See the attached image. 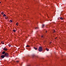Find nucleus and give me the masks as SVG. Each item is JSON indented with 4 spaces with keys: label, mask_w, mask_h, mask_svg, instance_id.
<instances>
[{
    "label": "nucleus",
    "mask_w": 66,
    "mask_h": 66,
    "mask_svg": "<svg viewBox=\"0 0 66 66\" xmlns=\"http://www.w3.org/2000/svg\"><path fill=\"white\" fill-rule=\"evenodd\" d=\"M38 50L39 52L42 51H43V48H42V47H39L38 49Z\"/></svg>",
    "instance_id": "obj_1"
},
{
    "label": "nucleus",
    "mask_w": 66,
    "mask_h": 66,
    "mask_svg": "<svg viewBox=\"0 0 66 66\" xmlns=\"http://www.w3.org/2000/svg\"><path fill=\"white\" fill-rule=\"evenodd\" d=\"M8 54L7 53H6L4 54V56H8Z\"/></svg>",
    "instance_id": "obj_2"
},
{
    "label": "nucleus",
    "mask_w": 66,
    "mask_h": 66,
    "mask_svg": "<svg viewBox=\"0 0 66 66\" xmlns=\"http://www.w3.org/2000/svg\"><path fill=\"white\" fill-rule=\"evenodd\" d=\"M1 57L2 59H3L5 57V56L4 55H2L1 56Z\"/></svg>",
    "instance_id": "obj_3"
},
{
    "label": "nucleus",
    "mask_w": 66,
    "mask_h": 66,
    "mask_svg": "<svg viewBox=\"0 0 66 66\" xmlns=\"http://www.w3.org/2000/svg\"><path fill=\"white\" fill-rule=\"evenodd\" d=\"M3 50L4 51H7V48H3Z\"/></svg>",
    "instance_id": "obj_4"
},
{
    "label": "nucleus",
    "mask_w": 66,
    "mask_h": 66,
    "mask_svg": "<svg viewBox=\"0 0 66 66\" xmlns=\"http://www.w3.org/2000/svg\"><path fill=\"white\" fill-rule=\"evenodd\" d=\"M5 53V51H3V52H2V54H4Z\"/></svg>",
    "instance_id": "obj_5"
},
{
    "label": "nucleus",
    "mask_w": 66,
    "mask_h": 66,
    "mask_svg": "<svg viewBox=\"0 0 66 66\" xmlns=\"http://www.w3.org/2000/svg\"><path fill=\"white\" fill-rule=\"evenodd\" d=\"M18 22H17L16 24V26H18Z\"/></svg>",
    "instance_id": "obj_6"
},
{
    "label": "nucleus",
    "mask_w": 66,
    "mask_h": 66,
    "mask_svg": "<svg viewBox=\"0 0 66 66\" xmlns=\"http://www.w3.org/2000/svg\"><path fill=\"white\" fill-rule=\"evenodd\" d=\"M44 26H45V25L43 24L42 26V28H44Z\"/></svg>",
    "instance_id": "obj_7"
},
{
    "label": "nucleus",
    "mask_w": 66,
    "mask_h": 66,
    "mask_svg": "<svg viewBox=\"0 0 66 66\" xmlns=\"http://www.w3.org/2000/svg\"><path fill=\"white\" fill-rule=\"evenodd\" d=\"M30 47V46L29 45H27V46H26V47L27 48V47Z\"/></svg>",
    "instance_id": "obj_8"
},
{
    "label": "nucleus",
    "mask_w": 66,
    "mask_h": 66,
    "mask_svg": "<svg viewBox=\"0 0 66 66\" xmlns=\"http://www.w3.org/2000/svg\"><path fill=\"white\" fill-rule=\"evenodd\" d=\"M13 32H16V30H13Z\"/></svg>",
    "instance_id": "obj_9"
},
{
    "label": "nucleus",
    "mask_w": 66,
    "mask_h": 66,
    "mask_svg": "<svg viewBox=\"0 0 66 66\" xmlns=\"http://www.w3.org/2000/svg\"><path fill=\"white\" fill-rule=\"evenodd\" d=\"M46 50H47V51H49V49H48L47 48H46Z\"/></svg>",
    "instance_id": "obj_10"
},
{
    "label": "nucleus",
    "mask_w": 66,
    "mask_h": 66,
    "mask_svg": "<svg viewBox=\"0 0 66 66\" xmlns=\"http://www.w3.org/2000/svg\"><path fill=\"white\" fill-rule=\"evenodd\" d=\"M34 49H35V50H37V48L36 47H34Z\"/></svg>",
    "instance_id": "obj_11"
},
{
    "label": "nucleus",
    "mask_w": 66,
    "mask_h": 66,
    "mask_svg": "<svg viewBox=\"0 0 66 66\" xmlns=\"http://www.w3.org/2000/svg\"><path fill=\"white\" fill-rule=\"evenodd\" d=\"M10 22H12V20H10Z\"/></svg>",
    "instance_id": "obj_12"
},
{
    "label": "nucleus",
    "mask_w": 66,
    "mask_h": 66,
    "mask_svg": "<svg viewBox=\"0 0 66 66\" xmlns=\"http://www.w3.org/2000/svg\"><path fill=\"white\" fill-rule=\"evenodd\" d=\"M1 43H2V44H4V42H1Z\"/></svg>",
    "instance_id": "obj_13"
},
{
    "label": "nucleus",
    "mask_w": 66,
    "mask_h": 66,
    "mask_svg": "<svg viewBox=\"0 0 66 66\" xmlns=\"http://www.w3.org/2000/svg\"><path fill=\"white\" fill-rule=\"evenodd\" d=\"M4 13H3V12H1V14H2V15H3V14H4Z\"/></svg>",
    "instance_id": "obj_14"
},
{
    "label": "nucleus",
    "mask_w": 66,
    "mask_h": 66,
    "mask_svg": "<svg viewBox=\"0 0 66 66\" xmlns=\"http://www.w3.org/2000/svg\"><path fill=\"white\" fill-rule=\"evenodd\" d=\"M38 27H36L35 28V29H38Z\"/></svg>",
    "instance_id": "obj_15"
},
{
    "label": "nucleus",
    "mask_w": 66,
    "mask_h": 66,
    "mask_svg": "<svg viewBox=\"0 0 66 66\" xmlns=\"http://www.w3.org/2000/svg\"><path fill=\"white\" fill-rule=\"evenodd\" d=\"M5 16V17L6 16V15H5L4 14L3 15V16Z\"/></svg>",
    "instance_id": "obj_16"
},
{
    "label": "nucleus",
    "mask_w": 66,
    "mask_h": 66,
    "mask_svg": "<svg viewBox=\"0 0 66 66\" xmlns=\"http://www.w3.org/2000/svg\"><path fill=\"white\" fill-rule=\"evenodd\" d=\"M60 19H61V20H62L63 19L62 18H61Z\"/></svg>",
    "instance_id": "obj_17"
},
{
    "label": "nucleus",
    "mask_w": 66,
    "mask_h": 66,
    "mask_svg": "<svg viewBox=\"0 0 66 66\" xmlns=\"http://www.w3.org/2000/svg\"><path fill=\"white\" fill-rule=\"evenodd\" d=\"M5 18H6V19H7V18H8L7 17H6Z\"/></svg>",
    "instance_id": "obj_18"
},
{
    "label": "nucleus",
    "mask_w": 66,
    "mask_h": 66,
    "mask_svg": "<svg viewBox=\"0 0 66 66\" xmlns=\"http://www.w3.org/2000/svg\"><path fill=\"white\" fill-rule=\"evenodd\" d=\"M27 66H30V65H27Z\"/></svg>",
    "instance_id": "obj_19"
},
{
    "label": "nucleus",
    "mask_w": 66,
    "mask_h": 66,
    "mask_svg": "<svg viewBox=\"0 0 66 66\" xmlns=\"http://www.w3.org/2000/svg\"><path fill=\"white\" fill-rule=\"evenodd\" d=\"M53 32H55V30H54Z\"/></svg>",
    "instance_id": "obj_20"
},
{
    "label": "nucleus",
    "mask_w": 66,
    "mask_h": 66,
    "mask_svg": "<svg viewBox=\"0 0 66 66\" xmlns=\"http://www.w3.org/2000/svg\"><path fill=\"white\" fill-rule=\"evenodd\" d=\"M41 37H43V36H42Z\"/></svg>",
    "instance_id": "obj_21"
},
{
    "label": "nucleus",
    "mask_w": 66,
    "mask_h": 66,
    "mask_svg": "<svg viewBox=\"0 0 66 66\" xmlns=\"http://www.w3.org/2000/svg\"><path fill=\"white\" fill-rule=\"evenodd\" d=\"M18 62H19L18 61H16V62H17V63H18Z\"/></svg>",
    "instance_id": "obj_22"
},
{
    "label": "nucleus",
    "mask_w": 66,
    "mask_h": 66,
    "mask_svg": "<svg viewBox=\"0 0 66 66\" xmlns=\"http://www.w3.org/2000/svg\"><path fill=\"white\" fill-rule=\"evenodd\" d=\"M11 46V45H9V47H10Z\"/></svg>",
    "instance_id": "obj_23"
},
{
    "label": "nucleus",
    "mask_w": 66,
    "mask_h": 66,
    "mask_svg": "<svg viewBox=\"0 0 66 66\" xmlns=\"http://www.w3.org/2000/svg\"><path fill=\"white\" fill-rule=\"evenodd\" d=\"M51 42L50 43V44H51Z\"/></svg>",
    "instance_id": "obj_24"
},
{
    "label": "nucleus",
    "mask_w": 66,
    "mask_h": 66,
    "mask_svg": "<svg viewBox=\"0 0 66 66\" xmlns=\"http://www.w3.org/2000/svg\"><path fill=\"white\" fill-rule=\"evenodd\" d=\"M47 31H46V32L47 33Z\"/></svg>",
    "instance_id": "obj_25"
},
{
    "label": "nucleus",
    "mask_w": 66,
    "mask_h": 66,
    "mask_svg": "<svg viewBox=\"0 0 66 66\" xmlns=\"http://www.w3.org/2000/svg\"><path fill=\"white\" fill-rule=\"evenodd\" d=\"M56 38H57V37H56V38H55V39H56Z\"/></svg>",
    "instance_id": "obj_26"
},
{
    "label": "nucleus",
    "mask_w": 66,
    "mask_h": 66,
    "mask_svg": "<svg viewBox=\"0 0 66 66\" xmlns=\"http://www.w3.org/2000/svg\"><path fill=\"white\" fill-rule=\"evenodd\" d=\"M0 3H1V2H0Z\"/></svg>",
    "instance_id": "obj_27"
},
{
    "label": "nucleus",
    "mask_w": 66,
    "mask_h": 66,
    "mask_svg": "<svg viewBox=\"0 0 66 66\" xmlns=\"http://www.w3.org/2000/svg\"><path fill=\"white\" fill-rule=\"evenodd\" d=\"M0 16H1V15H0Z\"/></svg>",
    "instance_id": "obj_28"
}]
</instances>
